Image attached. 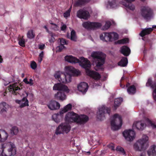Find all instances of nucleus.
<instances>
[{
  "mask_svg": "<svg viewBox=\"0 0 156 156\" xmlns=\"http://www.w3.org/2000/svg\"><path fill=\"white\" fill-rule=\"evenodd\" d=\"M71 127L70 126L65 123H62L57 128L55 134L57 135L65 133H68Z\"/></svg>",
  "mask_w": 156,
  "mask_h": 156,
  "instance_id": "1a4fd4ad",
  "label": "nucleus"
},
{
  "mask_svg": "<svg viewBox=\"0 0 156 156\" xmlns=\"http://www.w3.org/2000/svg\"><path fill=\"white\" fill-rule=\"evenodd\" d=\"M64 48L65 46L64 45H61L60 44L59 46L57 47L56 49L58 51L60 52Z\"/></svg>",
  "mask_w": 156,
  "mask_h": 156,
  "instance_id": "09e8293b",
  "label": "nucleus"
},
{
  "mask_svg": "<svg viewBox=\"0 0 156 156\" xmlns=\"http://www.w3.org/2000/svg\"><path fill=\"white\" fill-rule=\"evenodd\" d=\"M111 35V32H104L100 34V39L103 41H113V38H112Z\"/></svg>",
  "mask_w": 156,
  "mask_h": 156,
  "instance_id": "dca6fc26",
  "label": "nucleus"
},
{
  "mask_svg": "<svg viewBox=\"0 0 156 156\" xmlns=\"http://www.w3.org/2000/svg\"><path fill=\"white\" fill-rule=\"evenodd\" d=\"M72 105L70 104H69L66 106L63 109H62L60 112V114H63L64 113L67 112L69 110H71Z\"/></svg>",
  "mask_w": 156,
  "mask_h": 156,
  "instance_id": "7c9ffc66",
  "label": "nucleus"
},
{
  "mask_svg": "<svg viewBox=\"0 0 156 156\" xmlns=\"http://www.w3.org/2000/svg\"><path fill=\"white\" fill-rule=\"evenodd\" d=\"M120 51L121 53L126 56H128L131 52L130 48L126 46H123L121 47Z\"/></svg>",
  "mask_w": 156,
  "mask_h": 156,
  "instance_id": "412c9836",
  "label": "nucleus"
},
{
  "mask_svg": "<svg viewBox=\"0 0 156 156\" xmlns=\"http://www.w3.org/2000/svg\"><path fill=\"white\" fill-rule=\"evenodd\" d=\"M112 37L113 38V41L116 40L119 38V35L118 34L115 32H111Z\"/></svg>",
  "mask_w": 156,
  "mask_h": 156,
  "instance_id": "ea45409f",
  "label": "nucleus"
},
{
  "mask_svg": "<svg viewBox=\"0 0 156 156\" xmlns=\"http://www.w3.org/2000/svg\"><path fill=\"white\" fill-rule=\"evenodd\" d=\"M79 115L74 112H68L66 115L65 120L66 122H76L77 123Z\"/></svg>",
  "mask_w": 156,
  "mask_h": 156,
  "instance_id": "9d476101",
  "label": "nucleus"
},
{
  "mask_svg": "<svg viewBox=\"0 0 156 156\" xmlns=\"http://www.w3.org/2000/svg\"><path fill=\"white\" fill-rule=\"evenodd\" d=\"M1 140L0 141L4 142L6 140L8 137V133L5 131H0Z\"/></svg>",
  "mask_w": 156,
  "mask_h": 156,
  "instance_id": "2f4dec72",
  "label": "nucleus"
},
{
  "mask_svg": "<svg viewBox=\"0 0 156 156\" xmlns=\"http://www.w3.org/2000/svg\"><path fill=\"white\" fill-rule=\"evenodd\" d=\"M60 44L64 45L65 44H67V43L66 40L62 38L60 40Z\"/></svg>",
  "mask_w": 156,
  "mask_h": 156,
  "instance_id": "3c124183",
  "label": "nucleus"
},
{
  "mask_svg": "<svg viewBox=\"0 0 156 156\" xmlns=\"http://www.w3.org/2000/svg\"><path fill=\"white\" fill-rule=\"evenodd\" d=\"M145 126L146 125L142 121L136 122L133 125V127H135L137 129L141 130L144 129Z\"/></svg>",
  "mask_w": 156,
  "mask_h": 156,
  "instance_id": "aec40b11",
  "label": "nucleus"
},
{
  "mask_svg": "<svg viewBox=\"0 0 156 156\" xmlns=\"http://www.w3.org/2000/svg\"><path fill=\"white\" fill-rule=\"evenodd\" d=\"M27 37L28 38L31 39L35 37V34L33 33L32 30H30L28 31L27 33Z\"/></svg>",
  "mask_w": 156,
  "mask_h": 156,
  "instance_id": "e433bc0d",
  "label": "nucleus"
},
{
  "mask_svg": "<svg viewBox=\"0 0 156 156\" xmlns=\"http://www.w3.org/2000/svg\"><path fill=\"white\" fill-rule=\"evenodd\" d=\"M7 93V91H5L3 94V95L4 96H5L6 94Z\"/></svg>",
  "mask_w": 156,
  "mask_h": 156,
  "instance_id": "69168bd1",
  "label": "nucleus"
},
{
  "mask_svg": "<svg viewBox=\"0 0 156 156\" xmlns=\"http://www.w3.org/2000/svg\"><path fill=\"white\" fill-rule=\"evenodd\" d=\"M4 144H2L1 145V150H2V151H0V156L1 155H2V153L5 147H4Z\"/></svg>",
  "mask_w": 156,
  "mask_h": 156,
  "instance_id": "5fc2aeb1",
  "label": "nucleus"
},
{
  "mask_svg": "<svg viewBox=\"0 0 156 156\" xmlns=\"http://www.w3.org/2000/svg\"><path fill=\"white\" fill-rule=\"evenodd\" d=\"M124 76H122L121 78V80H120V81H121H121L123 80H124Z\"/></svg>",
  "mask_w": 156,
  "mask_h": 156,
  "instance_id": "774afa93",
  "label": "nucleus"
},
{
  "mask_svg": "<svg viewBox=\"0 0 156 156\" xmlns=\"http://www.w3.org/2000/svg\"><path fill=\"white\" fill-rule=\"evenodd\" d=\"M61 73L59 71L56 72L54 74V77L55 78L57 79L59 81L61 82V80L62 79L61 78Z\"/></svg>",
  "mask_w": 156,
  "mask_h": 156,
  "instance_id": "4c0bfd02",
  "label": "nucleus"
},
{
  "mask_svg": "<svg viewBox=\"0 0 156 156\" xmlns=\"http://www.w3.org/2000/svg\"><path fill=\"white\" fill-rule=\"evenodd\" d=\"M77 16L80 19H87L90 16L89 12L86 10L81 9L77 12Z\"/></svg>",
  "mask_w": 156,
  "mask_h": 156,
  "instance_id": "4468645a",
  "label": "nucleus"
},
{
  "mask_svg": "<svg viewBox=\"0 0 156 156\" xmlns=\"http://www.w3.org/2000/svg\"><path fill=\"white\" fill-rule=\"evenodd\" d=\"M65 69L67 71L66 74H63L65 80H61V83H66L71 81L72 76H77L80 74V72L71 66H68L65 67Z\"/></svg>",
  "mask_w": 156,
  "mask_h": 156,
  "instance_id": "20e7f679",
  "label": "nucleus"
},
{
  "mask_svg": "<svg viewBox=\"0 0 156 156\" xmlns=\"http://www.w3.org/2000/svg\"><path fill=\"white\" fill-rule=\"evenodd\" d=\"M88 120V117L86 115L79 116L77 123L80 124H83L87 122Z\"/></svg>",
  "mask_w": 156,
  "mask_h": 156,
  "instance_id": "cd10ccee",
  "label": "nucleus"
},
{
  "mask_svg": "<svg viewBox=\"0 0 156 156\" xmlns=\"http://www.w3.org/2000/svg\"><path fill=\"white\" fill-rule=\"evenodd\" d=\"M111 25V23L110 21H106L105 25L103 27V29L105 30L108 29L110 27Z\"/></svg>",
  "mask_w": 156,
  "mask_h": 156,
  "instance_id": "58836bf2",
  "label": "nucleus"
},
{
  "mask_svg": "<svg viewBox=\"0 0 156 156\" xmlns=\"http://www.w3.org/2000/svg\"><path fill=\"white\" fill-rule=\"evenodd\" d=\"M123 99L122 98H120L115 99L114 101V109L116 110L121 104V103Z\"/></svg>",
  "mask_w": 156,
  "mask_h": 156,
  "instance_id": "c756f323",
  "label": "nucleus"
},
{
  "mask_svg": "<svg viewBox=\"0 0 156 156\" xmlns=\"http://www.w3.org/2000/svg\"><path fill=\"white\" fill-rule=\"evenodd\" d=\"M148 137L146 135H143L142 139L139 140L133 145L134 149L136 151H141L146 149L145 146L148 140Z\"/></svg>",
  "mask_w": 156,
  "mask_h": 156,
  "instance_id": "39448f33",
  "label": "nucleus"
},
{
  "mask_svg": "<svg viewBox=\"0 0 156 156\" xmlns=\"http://www.w3.org/2000/svg\"><path fill=\"white\" fill-rule=\"evenodd\" d=\"M140 11L142 16L145 19L151 18L153 13L152 9L148 6L142 7Z\"/></svg>",
  "mask_w": 156,
  "mask_h": 156,
  "instance_id": "6e6552de",
  "label": "nucleus"
},
{
  "mask_svg": "<svg viewBox=\"0 0 156 156\" xmlns=\"http://www.w3.org/2000/svg\"><path fill=\"white\" fill-rule=\"evenodd\" d=\"M65 58L66 61L70 63H79L80 66L85 69L87 75L94 79L98 80L100 79L101 76L99 73L90 70L91 64L90 61L87 59L81 57L80 61L78 59L72 55H67L65 57Z\"/></svg>",
  "mask_w": 156,
  "mask_h": 156,
  "instance_id": "f257e3e1",
  "label": "nucleus"
},
{
  "mask_svg": "<svg viewBox=\"0 0 156 156\" xmlns=\"http://www.w3.org/2000/svg\"><path fill=\"white\" fill-rule=\"evenodd\" d=\"M116 151H119L120 152L123 153L124 154H126V152L123 148L120 146H118L116 148Z\"/></svg>",
  "mask_w": 156,
  "mask_h": 156,
  "instance_id": "37998d69",
  "label": "nucleus"
},
{
  "mask_svg": "<svg viewBox=\"0 0 156 156\" xmlns=\"http://www.w3.org/2000/svg\"><path fill=\"white\" fill-rule=\"evenodd\" d=\"M120 87L122 88H124L125 87V85L120 83Z\"/></svg>",
  "mask_w": 156,
  "mask_h": 156,
  "instance_id": "338daca9",
  "label": "nucleus"
},
{
  "mask_svg": "<svg viewBox=\"0 0 156 156\" xmlns=\"http://www.w3.org/2000/svg\"><path fill=\"white\" fill-rule=\"evenodd\" d=\"M53 89L54 90L59 91L55 94L54 97L55 99L62 101L66 99V96L63 91L69 92V90L66 86L61 83H58L54 85Z\"/></svg>",
  "mask_w": 156,
  "mask_h": 156,
  "instance_id": "7ed1b4c3",
  "label": "nucleus"
},
{
  "mask_svg": "<svg viewBox=\"0 0 156 156\" xmlns=\"http://www.w3.org/2000/svg\"><path fill=\"white\" fill-rule=\"evenodd\" d=\"M146 121L147 123H149V124L153 128L156 129V125L153 123L148 118H146Z\"/></svg>",
  "mask_w": 156,
  "mask_h": 156,
  "instance_id": "79ce46f5",
  "label": "nucleus"
},
{
  "mask_svg": "<svg viewBox=\"0 0 156 156\" xmlns=\"http://www.w3.org/2000/svg\"><path fill=\"white\" fill-rule=\"evenodd\" d=\"M47 106L49 109L52 110L58 109L60 106L59 103L55 100L51 101Z\"/></svg>",
  "mask_w": 156,
  "mask_h": 156,
  "instance_id": "f3484780",
  "label": "nucleus"
},
{
  "mask_svg": "<svg viewBox=\"0 0 156 156\" xmlns=\"http://www.w3.org/2000/svg\"><path fill=\"white\" fill-rule=\"evenodd\" d=\"M146 86L150 87L153 90V96L154 100L156 101V81L153 82L151 78H149L146 83Z\"/></svg>",
  "mask_w": 156,
  "mask_h": 156,
  "instance_id": "ddd939ff",
  "label": "nucleus"
},
{
  "mask_svg": "<svg viewBox=\"0 0 156 156\" xmlns=\"http://www.w3.org/2000/svg\"><path fill=\"white\" fill-rule=\"evenodd\" d=\"M16 103L19 104H21L23 101H22V100H16Z\"/></svg>",
  "mask_w": 156,
  "mask_h": 156,
  "instance_id": "13d9d810",
  "label": "nucleus"
},
{
  "mask_svg": "<svg viewBox=\"0 0 156 156\" xmlns=\"http://www.w3.org/2000/svg\"><path fill=\"white\" fill-rule=\"evenodd\" d=\"M111 109L105 106H102L98 108V111L97 112V118L100 120H103L105 118V115L108 114L110 115Z\"/></svg>",
  "mask_w": 156,
  "mask_h": 156,
  "instance_id": "0eeeda50",
  "label": "nucleus"
},
{
  "mask_svg": "<svg viewBox=\"0 0 156 156\" xmlns=\"http://www.w3.org/2000/svg\"><path fill=\"white\" fill-rule=\"evenodd\" d=\"M88 87V84L85 82H81L77 86L78 90L83 94H85L87 91Z\"/></svg>",
  "mask_w": 156,
  "mask_h": 156,
  "instance_id": "a211bd4d",
  "label": "nucleus"
},
{
  "mask_svg": "<svg viewBox=\"0 0 156 156\" xmlns=\"http://www.w3.org/2000/svg\"><path fill=\"white\" fill-rule=\"evenodd\" d=\"M91 56L94 59L96 66L95 69L97 71L99 70H103V65L104 64L106 55L102 52L98 51H93L91 54Z\"/></svg>",
  "mask_w": 156,
  "mask_h": 156,
  "instance_id": "f03ea898",
  "label": "nucleus"
},
{
  "mask_svg": "<svg viewBox=\"0 0 156 156\" xmlns=\"http://www.w3.org/2000/svg\"><path fill=\"white\" fill-rule=\"evenodd\" d=\"M123 136L128 141H132L134 138L135 135V132L131 129L126 130L123 133Z\"/></svg>",
  "mask_w": 156,
  "mask_h": 156,
  "instance_id": "f8f14e48",
  "label": "nucleus"
},
{
  "mask_svg": "<svg viewBox=\"0 0 156 156\" xmlns=\"http://www.w3.org/2000/svg\"><path fill=\"white\" fill-rule=\"evenodd\" d=\"M67 28V26L65 24H63L61 27V30L62 31L65 30Z\"/></svg>",
  "mask_w": 156,
  "mask_h": 156,
  "instance_id": "864d4df0",
  "label": "nucleus"
},
{
  "mask_svg": "<svg viewBox=\"0 0 156 156\" xmlns=\"http://www.w3.org/2000/svg\"><path fill=\"white\" fill-rule=\"evenodd\" d=\"M122 124L121 117L118 114L114 115L113 119L111 122V125L112 130L115 131L121 127Z\"/></svg>",
  "mask_w": 156,
  "mask_h": 156,
  "instance_id": "423d86ee",
  "label": "nucleus"
},
{
  "mask_svg": "<svg viewBox=\"0 0 156 156\" xmlns=\"http://www.w3.org/2000/svg\"><path fill=\"white\" fill-rule=\"evenodd\" d=\"M70 39L73 41H76V32L74 30H73L71 31Z\"/></svg>",
  "mask_w": 156,
  "mask_h": 156,
  "instance_id": "72a5a7b5",
  "label": "nucleus"
},
{
  "mask_svg": "<svg viewBox=\"0 0 156 156\" xmlns=\"http://www.w3.org/2000/svg\"><path fill=\"white\" fill-rule=\"evenodd\" d=\"M28 82V84H30V85H33V80L32 79H30L29 81Z\"/></svg>",
  "mask_w": 156,
  "mask_h": 156,
  "instance_id": "4d7b16f0",
  "label": "nucleus"
},
{
  "mask_svg": "<svg viewBox=\"0 0 156 156\" xmlns=\"http://www.w3.org/2000/svg\"><path fill=\"white\" fill-rule=\"evenodd\" d=\"M51 41H52L53 42L54 41V40L55 39L53 36V34H51Z\"/></svg>",
  "mask_w": 156,
  "mask_h": 156,
  "instance_id": "e2e57ef3",
  "label": "nucleus"
},
{
  "mask_svg": "<svg viewBox=\"0 0 156 156\" xmlns=\"http://www.w3.org/2000/svg\"><path fill=\"white\" fill-rule=\"evenodd\" d=\"M8 105L5 102H2L0 103V113L3 115L7 112Z\"/></svg>",
  "mask_w": 156,
  "mask_h": 156,
  "instance_id": "4be33fe9",
  "label": "nucleus"
},
{
  "mask_svg": "<svg viewBox=\"0 0 156 156\" xmlns=\"http://www.w3.org/2000/svg\"><path fill=\"white\" fill-rule=\"evenodd\" d=\"M108 3L109 5L112 8H113L116 5V0H113L112 2L108 1Z\"/></svg>",
  "mask_w": 156,
  "mask_h": 156,
  "instance_id": "a18cd8bd",
  "label": "nucleus"
},
{
  "mask_svg": "<svg viewBox=\"0 0 156 156\" xmlns=\"http://www.w3.org/2000/svg\"><path fill=\"white\" fill-rule=\"evenodd\" d=\"M130 84V83H126V87H128L127 91L129 94H134L136 92V88L134 85L129 86Z\"/></svg>",
  "mask_w": 156,
  "mask_h": 156,
  "instance_id": "5701e85b",
  "label": "nucleus"
},
{
  "mask_svg": "<svg viewBox=\"0 0 156 156\" xmlns=\"http://www.w3.org/2000/svg\"><path fill=\"white\" fill-rule=\"evenodd\" d=\"M22 101H23L22 102H23L24 101L25 102L23 103H22L20 106L21 108H22L26 106H28L29 105V101L27 99V98L26 97L23 98L22 99Z\"/></svg>",
  "mask_w": 156,
  "mask_h": 156,
  "instance_id": "473e14b6",
  "label": "nucleus"
},
{
  "mask_svg": "<svg viewBox=\"0 0 156 156\" xmlns=\"http://www.w3.org/2000/svg\"><path fill=\"white\" fill-rule=\"evenodd\" d=\"M3 61V59L2 58V56L1 55H0V62L1 63L2 62V61Z\"/></svg>",
  "mask_w": 156,
  "mask_h": 156,
  "instance_id": "0e129e2a",
  "label": "nucleus"
},
{
  "mask_svg": "<svg viewBox=\"0 0 156 156\" xmlns=\"http://www.w3.org/2000/svg\"><path fill=\"white\" fill-rule=\"evenodd\" d=\"M129 39L128 38H125L117 41V43L119 44H125L129 42Z\"/></svg>",
  "mask_w": 156,
  "mask_h": 156,
  "instance_id": "c9c22d12",
  "label": "nucleus"
},
{
  "mask_svg": "<svg viewBox=\"0 0 156 156\" xmlns=\"http://www.w3.org/2000/svg\"><path fill=\"white\" fill-rule=\"evenodd\" d=\"M18 131V128L16 126L12 127L11 129V133L14 135H16Z\"/></svg>",
  "mask_w": 156,
  "mask_h": 156,
  "instance_id": "a19ab883",
  "label": "nucleus"
},
{
  "mask_svg": "<svg viewBox=\"0 0 156 156\" xmlns=\"http://www.w3.org/2000/svg\"><path fill=\"white\" fill-rule=\"evenodd\" d=\"M44 55V53L43 51H42L41 52L40 54L39 57L40 58V59L38 60L39 62L41 63L43 60V58Z\"/></svg>",
  "mask_w": 156,
  "mask_h": 156,
  "instance_id": "8fccbe9b",
  "label": "nucleus"
},
{
  "mask_svg": "<svg viewBox=\"0 0 156 156\" xmlns=\"http://www.w3.org/2000/svg\"><path fill=\"white\" fill-rule=\"evenodd\" d=\"M23 36L22 38H19L18 39L19 44L20 46L22 47H25V40L23 38Z\"/></svg>",
  "mask_w": 156,
  "mask_h": 156,
  "instance_id": "f704fd0d",
  "label": "nucleus"
},
{
  "mask_svg": "<svg viewBox=\"0 0 156 156\" xmlns=\"http://www.w3.org/2000/svg\"><path fill=\"white\" fill-rule=\"evenodd\" d=\"M63 114H53L52 116L53 119L57 123H58L60 122L62 119L63 118Z\"/></svg>",
  "mask_w": 156,
  "mask_h": 156,
  "instance_id": "393cba45",
  "label": "nucleus"
},
{
  "mask_svg": "<svg viewBox=\"0 0 156 156\" xmlns=\"http://www.w3.org/2000/svg\"><path fill=\"white\" fill-rule=\"evenodd\" d=\"M83 27L87 29H95L101 26V24L98 22H85L82 24Z\"/></svg>",
  "mask_w": 156,
  "mask_h": 156,
  "instance_id": "9b49d317",
  "label": "nucleus"
},
{
  "mask_svg": "<svg viewBox=\"0 0 156 156\" xmlns=\"http://www.w3.org/2000/svg\"><path fill=\"white\" fill-rule=\"evenodd\" d=\"M50 24L51 25H54V26H55V28H57V27H58V26L57 24H56L55 23H52V22L50 23Z\"/></svg>",
  "mask_w": 156,
  "mask_h": 156,
  "instance_id": "bf43d9fd",
  "label": "nucleus"
},
{
  "mask_svg": "<svg viewBox=\"0 0 156 156\" xmlns=\"http://www.w3.org/2000/svg\"><path fill=\"white\" fill-rule=\"evenodd\" d=\"M128 62L127 58L126 57H123L118 64L119 66L122 67L126 66Z\"/></svg>",
  "mask_w": 156,
  "mask_h": 156,
  "instance_id": "c85d7f7f",
  "label": "nucleus"
},
{
  "mask_svg": "<svg viewBox=\"0 0 156 156\" xmlns=\"http://www.w3.org/2000/svg\"><path fill=\"white\" fill-rule=\"evenodd\" d=\"M147 154L148 156H155L156 155V146L153 145L151 146L148 150ZM140 156H146V153L145 152L141 153Z\"/></svg>",
  "mask_w": 156,
  "mask_h": 156,
  "instance_id": "2eb2a0df",
  "label": "nucleus"
},
{
  "mask_svg": "<svg viewBox=\"0 0 156 156\" xmlns=\"http://www.w3.org/2000/svg\"><path fill=\"white\" fill-rule=\"evenodd\" d=\"M91 0H77L74 4L76 7H82L89 3Z\"/></svg>",
  "mask_w": 156,
  "mask_h": 156,
  "instance_id": "b1692460",
  "label": "nucleus"
},
{
  "mask_svg": "<svg viewBox=\"0 0 156 156\" xmlns=\"http://www.w3.org/2000/svg\"><path fill=\"white\" fill-rule=\"evenodd\" d=\"M108 147L109 148H110L112 150H115V147L112 144L109 145H108Z\"/></svg>",
  "mask_w": 156,
  "mask_h": 156,
  "instance_id": "6e6d98bb",
  "label": "nucleus"
},
{
  "mask_svg": "<svg viewBox=\"0 0 156 156\" xmlns=\"http://www.w3.org/2000/svg\"><path fill=\"white\" fill-rule=\"evenodd\" d=\"M8 151L11 152L12 155H14L16 154V151L15 148L12 146L11 148L8 149Z\"/></svg>",
  "mask_w": 156,
  "mask_h": 156,
  "instance_id": "c03bdc74",
  "label": "nucleus"
},
{
  "mask_svg": "<svg viewBox=\"0 0 156 156\" xmlns=\"http://www.w3.org/2000/svg\"><path fill=\"white\" fill-rule=\"evenodd\" d=\"M30 66L32 69H35L37 67V64L35 62L32 61L30 64Z\"/></svg>",
  "mask_w": 156,
  "mask_h": 156,
  "instance_id": "de8ad7c7",
  "label": "nucleus"
},
{
  "mask_svg": "<svg viewBox=\"0 0 156 156\" xmlns=\"http://www.w3.org/2000/svg\"><path fill=\"white\" fill-rule=\"evenodd\" d=\"M71 12V8L69 9L68 10L64 13L63 16L64 17H68L70 16Z\"/></svg>",
  "mask_w": 156,
  "mask_h": 156,
  "instance_id": "49530a36",
  "label": "nucleus"
},
{
  "mask_svg": "<svg viewBox=\"0 0 156 156\" xmlns=\"http://www.w3.org/2000/svg\"><path fill=\"white\" fill-rule=\"evenodd\" d=\"M23 82L25 83H26L28 84V81L27 80V79L26 78H25L23 80Z\"/></svg>",
  "mask_w": 156,
  "mask_h": 156,
  "instance_id": "052dcab7",
  "label": "nucleus"
},
{
  "mask_svg": "<svg viewBox=\"0 0 156 156\" xmlns=\"http://www.w3.org/2000/svg\"><path fill=\"white\" fill-rule=\"evenodd\" d=\"M43 28H44L46 29V31L47 32H49L48 29L46 26H44L43 27Z\"/></svg>",
  "mask_w": 156,
  "mask_h": 156,
  "instance_id": "680f3d73",
  "label": "nucleus"
},
{
  "mask_svg": "<svg viewBox=\"0 0 156 156\" xmlns=\"http://www.w3.org/2000/svg\"><path fill=\"white\" fill-rule=\"evenodd\" d=\"M45 45L44 44H39L38 45V48L41 50H43L45 48Z\"/></svg>",
  "mask_w": 156,
  "mask_h": 156,
  "instance_id": "603ef678",
  "label": "nucleus"
},
{
  "mask_svg": "<svg viewBox=\"0 0 156 156\" xmlns=\"http://www.w3.org/2000/svg\"><path fill=\"white\" fill-rule=\"evenodd\" d=\"M126 2V3L124 5L127 8L131 10H133L135 9V6L131 3L132 2L135 1V0H124Z\"/></svg>",
  "mask_w": 156,
  "mask_h": 156,
  "instance_id": "bb28decb",
  "label": "nucleus"
},
{
  "mask_svg": "<svg viewBox=\"0 0 156 156\" xmlns=\"http://www.w3.org/2000/svg\"><path fill=\"white\" fill-rule=\"evenodd\" d=\"M9 88L10 90H12V94L15 95L19 94L20 91L22 89V88H20L17 86L16 83L10 85Z\"/></svg>",
  "mask_w": 156,
  "mask_h": 156,
  "instance_id": "6ab92c4d",
  "label": "nucleus"
},
{
  "mask_svg": "<svg viewBox=\"0 0 156 156\" xmlns=\"http://www.w3.org/2000/svg\"><path fill=\"white\" fill-rule=\"evenodd\" d=\"M153 29L151 28H145L143 29L140 34V35L142 37L149 34L153 31Z\"/></svg>",
  "mask_w": 156,
  "mask_h": 156,
  "instance_id": "a878e982",
  "label": "nucleus"
}]
</instances>
